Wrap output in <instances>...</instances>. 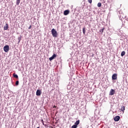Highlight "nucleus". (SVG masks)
Here are the masks:
<instances>
[{
	"label": "nucleus",
	"instance_id": "f257e3e1",
	"mask_svg": "<svg viewBox=\"0 0 128 128\" xmlns=\"http://www.w3.org/2000/svg\"><path fill=\"white\" fill-rule=\"evenodd\" d=\"M51 32L54 38H56L58 36V32H56V29L52 28Z\"/></svg>",
	"mask_w": 128,
	"mask_h": 128
},
{
	"label": "nucleus",
	"instance_id": "f03ea898",
	"mask_svg": "<svg viewBox=\"0 0 128 128\" xmlns=\"http://www.w3.org/2000/svg\"><path fill=\"white\" fill-rule=\"evenodd\" d=\"M4 50L5 52H8L10 50V46L6 45L4 47Z\"/></svg>",
	"mask_w": 128,
	"mask_h": 128
},
{
	"label": "nucleus",
	"instance_id": "7ed1b4c3",
	"mask_svg": "<svg viewBox=\"0 0 128 128\" xmlns=\"http://www.w3.org/2000/svg\"><path fill=\"white\" fill-rule=\"evenodd\" d=\"M112 80H118V74H114L112 75Z\"/></svg>",
	"mask_w": 128,
	"mask_h": 128
},
{
	"label": "nucleus",
	"instance_id": "20e7f679",
	"mask_svg": "<svg viewBox=\"0 0 128 128\" xmlns=\"http://www.w3.org/2000/svg\"><path fill=\"white\" fill-rule=\"evenodd\" d=\"M115 92H116V91H114V90L111 89L110 92V96H114Z\"/></svg>",
	"mask_w": 128,
	"mask_h": 128
},
{
	"label": "nucleus",
	"instance_id": "39448f33",
	"mask_svg": "<svg viewBox=\"0 0 128 128\" xmlns=\"http://www.w3.org/2000/svg\"><path fill=\"white\" fill-rule=\"evenodd\" d=\"M120 120V116H116L115 118H114V122H118Z\"/></svg>",
	"mask_w": 128,
	"mask_h": 128
},
{
	"label": "nucleus",
	"instance_id": "423d86ee",
	"mask_svg": "<svg viewBox=\"0 0 128 128\" xmlns=\"http://www.w3.org/2000/svg\"><path fill=\"white\" fill-rule=\"evenodd\" d=\"M8 30V24H6L5 26L4 27V30Z\"/></svg>",
	"mask_w": 128,
	"mask_h": 128
},
{
	"label": "nucleus",
	"instance_id": "0eeeda50",
	"mask_svg": "<svg viewBox=\"0 0 128 128\" xmlns=\"http://www.w3.org/2000/svg\"><path fill=\"white\" fill-rule=\"evenodd\" d=\"M56 58V54H54L52 56H51L50 58H49V60L50 61L52 60H54V58Z\"/></svg>",
	"mask_w": 128,
	"mask_h": 128
},
{
	"label": "nucleus",
	"instance_id": "6e6552de",
	"mask_svg": "<svg viewBox=\"0 0 128 128\" xmlns=\"http://www.w3.org/2000/svg\"><path fill=\"white\" fill-rule=\"evenodd\" d=\"M70 14V10H66L64 12V16H68Z\"/></svg>",
	"mask_w": 128,
	"mask_h": 128
},
{
	"label": "nucleus",
	"instance_id": "1a4fd4ad",
	"mask_svg": "<svg viewBox=\"0 0 128 128\" xmlns=\"http://www.w3.org/2000/svg\"><path fill=\"white\" fill-rule=\"evenodd\" d=\"M40 90H38L36 92V96H40Z\"/></svg>",
	"mask_w": 128,
	"mask_h": 128
},
{
	"label": "nucleus",
	"instance_id": "9d476101",
	"mask_svg": "<svg viewBox=\"0 0 128 128\" xmlns=\"http://www.w3.org/2000/svg\"><path fill=\"white\" fill-rule=\"evenodd\" d=\"M121 110H122V112H124V110H126V106H122V108H121Z\"/></svg>",
	"mask_w": 128,
	"mask_h": 128
},
{
	"label": "nucleus",
	"instance_id": "9b49d317",
	"mask_svg": "<svg viewBox=\"0 0 128 128\" xmlns=\"http://www.w3.org/2000/svg\"><path fill=\"white\" fill-rule=\"evenodd\" d=\"M80 120L76 121V122L74 123L75 126H78L80 124Z\"/></svg>",
	"mask_w": 128,
	"mask_h": 128
},
{
	"label": "nucleus",
	"instance_id": "f8f14e48",
	"mask_svg": "<svg viewBox=\"0 0 128 128\" xmlns=\"http://www.w3.org/2000/svg\"><path fill=\"white\" fill-rule=\"evenodd\" d=\"M13 76L14 78H18V74H16L15 73H14L13 74Z\"/></svg>",
	"mask_w": 128,
	"mask_h": 128
},
{
	"label": "nucleus",
	"instance_id": "ddd939ff",
	"mask_svg": "<svg viewBox=\"0 0 128 128\" xmlns=\"http://www.w3.org/2000/svg\"><path fill=\"white\" fill-rule=\"evenodd\" d=\"M20 0H16V4H17V6H18V4H20Z\"/></svg>",
	"mask_w": 128,
	"mask_h": 128
},
{
	"label": "nucleus",
	"instance_id": "4468645a",
	"mask_svg": "<svg viewBox=\"0 0 128 128\" xmlns=\"http://www.w3.org/2000/svg\"><path fill=\"white\" fill-rule=\"evenodd\" d=\"M124 54H126V52L124 51L122 52L121 53V56H124Z\"/></svg>",
	"mask_w": 128,
	"mask_h": 128
},
{
	"label": "nucleus",
	"instance_id": "2eb2a0df",
	"mask_svg": "<svg viewBox=\"0 0 128 128\" xmlns=\"http://www.w3.org/2000/svg\"><path fill=\"white\" fill-rule=\"evenodd\" d=\"M104 28L102 29H100V32H102V34L104 32Z\"/></svg>",
	"mask_w": 128,
	"mask_h": 128
},
{
	"label": "nucleus",
	"instance_id": "dca6fc26",
	"mask_svg": "<svg viewBox=\"0 0 128 128\" xmlns=\"http://www.w3.org/2000/svg\"><path fill=\"white\" fill-rule=\"evenodd\" d=\"M18 43L20 44V40H22V36L18 38Z\"/></svg>",
	"mask_w": 128,
	"mask_h": 128
},
{
	"label": "nucleus",
	"instance_id": "f3484780",
	"mask_svg": "<svg viewBox=\"0 0 128 128\" xmlns=\"http://www.w3.org/2000/svg\"><path fill=\"white\" fill-rule=\"evenodd\" d=\"M98 8H100V6H102V3L98 2Z\"/></svg>",
	"mask_w": 128,
	"mask_h": 128
},
{
	"label": "nucleus",
	"instance_id": "a211bd4d",
	"mask_svg": "<svg viewBox=\"0 0 128 128\" xmlns=\"http://www.w3.org/2000/svg\"><path fill=\"white\" fill-rule=\"evenodd\" d=\"M82 32H83V34H86V28H82Z\"/></svg>",
	"mask_w": 128,
	"mask_h": 128
},
{
	"label": "nucleus",
	"instance_id": "6ab92c4d",
	"mask_svg": "<svg viewBox=\"0 0 128 128\" xmlns=\"http://www.w3.org/2000/svg\"><path fill=\"white\" fill-rule=\"evenodd\" d=\"M78 128V126H76V124H74V125H73V126H72L71 128Z\"/></svg>",
	"mask_w": 128,
	"mask_h": 128
},
{
	"label": "nucleus",
	"instance_id": "aec40b11",
	"mask_svg": "<svg viewBox=\"0 0 128 128\" xmlns=\"http://www.w3.org/2000/svg\"><path fill=\"white\" fill-rule=\"evenodd\" d=\"M18 82H19L18 80L16 81V86H18Z\"/></svg>",
	"mask_w": 128,
	"mask_h": 128
},
{
	"label": "nucleus",
	"instance_id": "412c9836",
	"mask_svg": "<svg viewBox=\"0 0 128 128\" xmlns=\"http://www.w3.org/2000/svg\"><path fill=\"white\" fill-rule=\"evenodd\" d=\"M88 2L89 4H92V0H88Z\"/></svg>",
	"mask_w": 128,
	"mask_h": 128
},
{
	"label": "nucleus",
	"instance_id": "4be33fe9",
	"mask_svg": "<svg viewBox=\"0 0 128 128\" xmlns=\"http://www.w3.org/2000/svg\"><path fill=\"white\" fill-rule=\"evenodd\" d=\"M41 122H42V124H43L44 126V120H41Z\"/></svg>",
	"mask_w": 128,
	"mask_h": 128
},
{
	"label": "nucleus",
	"instance_id": "5701e85b",
	"mask_svg": "<svg viewBox=\"0 0 128 128\" xmlns=\"http://www.w3.org/2000/svg\"><path fill=\"white\" fill-rule=\"evenodd\" d=\"M30 28H32V25H30L29 28H28V30H30Z\"/></svg>",
	"mask_w": 128,
	"mask_h": 128
},
{
	"label": "nucleus",
	"instance_id": "b1692460",
	"mask_svg": "<svg viewBox=\"0 0 128 128\" xmlns=\"http://www.w3.org/2000/svg\"><path fill=\"white\" fill-rule=\"evenodd\" d=\"M53 108H56V106H53Z\"/></svg>",
	"mask_w": 128,
	"mask_h": 128
},
{
	"label": "nucleus",
	"instance_id": "393cba45",
	"mask_svg": "<svg viewBox=\"0 0 128 128\" xmlns=\"http://www.w3.org/2000/svg\"><path fill=\"white\" fill-rule=\"evenodd\" d=\"M50 128H53L52 126H50Z\"/></svg>",
	"mask_w": 128,
	"mask_h": 128
},
{
	"label": "nucleus",
	"instance_id": "a878e982",
	"mask_svg": "<svg viewBox=\"0 0 128 128\" xmlns=\"http://www.w3.org/2000/svg\"><path fill=\"white\" fill-rule=\"evenodd\" d=\"M37 128H40V127H38Z\"/></svg>",
	"mask_w": 128,
	"mask_h": 128
},
{
	"label": "nucleus",
	"instance_id": "bb28decb",
	"mask_svg": "<svg viewBox=\"0 0 128 128\" xmlns=\"http://www.w3.org/2000/svg\"><path fill=\"white\" fill-rule=\"evenodd\" d=\"M24 128H26V127H24Z\"/></svg>",
	"mask_w": 128,
	"mask_h": 128
}]
</instances>
